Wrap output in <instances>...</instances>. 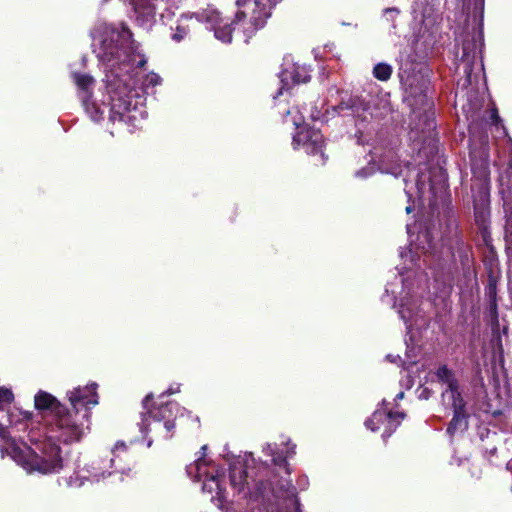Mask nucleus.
<instances>
[{
    "instance_id": "obj_1",
    "label": "nucleus",
    "mask_w": 512,
    "mask_h": 512,
    "mask_svg": "<svg viewBox=\"0 0 512 512\" xmlns=\"http://www.w3.org/2000/svg\"><path fill=\"white\" fill-rule=\"evenodd\" d=\"M93 51L109 71L106 74L110 93V120L134 122L146 117L143 97L128 84L130 72L142 67L146 58L138 51L130 29L120 26L102 25L93 33Z\"/></svg>"
},
{
    "instance_id": "obj_2",
    "label": "nucleus",
    "mask_w": 512,
    "mask_h": 512,
    "mask_svg": "<svg viewBox=\"0 0 512 512\" xmlns=\"http://www.w3.org/2000/svg\"><path fill=\"white\" fill-rule=\"evenodd\" d=\"M97 384L77 387L67 393L71 409L60 410L45 425V433L50 440L65 444L81 441L90 431L91 407L98 404Z\"/></svg>"
},
{
    "instance_id": "obj_3",
    "label": "nucleus",
    "mask_w": 512,
    "mask_h": 512,
    "mask_svg": "<svg viewBox=\"0 0 512 512\" xmlns=\"http://www.w3.org/2000/svg\"><path fill=\"white\" fill-rule=\"evenodd\" d=\"M9 434L7 428L0 424V440L7 443L8 455L27 472L48 474L57 473L62 469L61 448L55 443L56 440H50L46 433L43 439L30 436L33 447L15 441L9 442Z\"/></svg>"
},
{
    "instance_id": "obj_4",
    "label": "nucleus",
    "mask_w": 512,
    "mask_h": 512,
    "mask_svg": "<svg viewBox=\"0 0 512 512\" xmlns=\"http://www.w3.org/2000/svg\"><path fill=\"white\" fill-rule=\"evenodd\" d=\"M207 446L201 447L202 455L187 466V474L195 481H202V491L211 495V501L220 507L226 496L223 486V473L218 466L205 458Z\"/></svg>"
},
{
    "instance_id": "obj_5",
    "label": "nucleus",
    "mask_w": 512,
    "mask_h": 512,
    "mask_svg": "<svg viewBox=\"0 0 512 512\" xmlns=\"http://www.w3.org/2000/svg\"><path fill=\"white\" fill-rule=\"evenodd\" d=\"M280 0H237L238 11L234 23L242 29L247 42L270 17L271 8Z\"/></svg>"
},
{
    "instance_id": "obj_6",
    "label": "nucleus",
    "mask_w": 512,
    "mask_h": 512,
    "mask_svg": "<svg viewBox=\"0 0 512 512\" xmlns=\"http://www.w3.org/2000/svg\"><path fill=\"white\" fill-rule=\"evenodd\" d=\"M436 376L439 381L447 385V388L442 392L443 403L451 406L454 411V416L449 423L447 432L450 435H454L457 432L465 431L468 427L465 402L459 392L458 382L454 373L444 365L437 370Z\"/></svg>"
},
{
    "instance_id": "obj_7",
    "label": "nucleus",
    "mask_w": 512,
    "mask_h": 512,
    "mask_svg": "<svg viewBox=\"0 0 512 512\" xmlns=\"http://www.w3.org/2000/svg\"><path fill=\"white\" fill-rule=\"evenodd\" d=\"M471 169L475 177L478 178L477 193H473L474 213L476 222L484 225L488 216L489 191L487 187L488 179V155L484 151L480 160H476L475 152L471 151ZM474 192V186H472Z\"/></svg>"
},
{
    "instance_id": "obj_8",
    "label": "nucleus",
    "mask_w": 512,
    "mask_h": 512,
    "mask_svg": "<svg viewBox=\"0 0 512 512\" xmlns=\"http://www.w3.org/2000/svg\"><path fill=\"white\" fill-rule=\"evenodd\" d=\"M290 115L292 116V124L298 129L297 133L293 136L294 148L302 146L308 154L316 155L317 153H320V162L321 164H324L325 157L324 153L322 152L324 141L321 132L316 129H310L306 126H302L304 117L298 108H293L292 110L286 111L284 116L285 122L289 121L288 117Z\"/></svg>"
},
{
    "instance_id": "obj_9",
    "label": "nucleus",
    "mask_w": 512,
    "mask_h": 512,
    "mask_svg": "<svg viewBox=\"0 0 512 512\" xmlns=\"http://www.w3.org/2000/svg\"><path fill=\"white\" fill-rule=\"evenodd\" d=\"M152 398V394H149L143 400V408L146 410L141 413V422L139 423L140 431L146 435L149 431L148 427L151 425V420L157 423L160 427V422L164 421L163 428L166 430L165 437H170L169 432L175 427L173 419L178 413L181 416L186 413L184 408H180L177 403L168 402L165 405L159 407L149 408L148 403Z\"/></svg>"
},
{
    "instance_id": "obj_10",
    "label": "nucleus",
    "mask_w": 512,
    "mask_h": 512,
    "mask_svg": "<svg viewBox=\"0 0 512 512\" xmlns=\"http://www.w3.org/2000/svg\"><path fill=\"white\" fill-rule=\"evenodd\" d=\"M402 292L397 304V311L401 319L406 324V328H420L426 324L422 309L419 305V299L413 290V284H410L409 277L402 279Z\"/></svg>"
},
{
    "instance_id": "obj_11",
    "label": "nucleus",
    "mask_w": 512,
    "mask_h": 512,
    "mask_svg": "<svg viewBox=\"0 0 512 512\" xmlns=\"http://www.w3.org/2000/svg\"><path fill=\"white\" fill-rule=\"evenodd\" d=\"M131 9L129 17L134 24L146 31L157 21L160 5L166 0H129Z\"/></svg>"
},
{
    "instance_id": "obj_12",
    "label": "nucleus",
    "mask_w": 512,
    "mask_h": 512,
    "mask_svg": "<svg viewBox=\"0 0 512 512\" xmlns=\"http://www.w3.org/2000/svg\"><path fill=\"white\" fill-rule=\"evenodd\" d=\"M230 482L233 489L238 493L255 497L265 495L266 488L263 486V483H258L252 479V476L243 468L241 462L230 467Z\"/></svg>"
},
{
    "instance_id": "obj_13",
    "label": "nucleus",
    "mask_w": 512,
    "mask_h": 512,
    "mask_svg": "<svg viewBox=\"0 0 512 512\" xmlns=\"http://www.w3.org/2000/svg\"><path fill=\"white\" fill-rule=\"evenodd\" d=\"M74 81L81 92V99L86 113L94 121L98 122L103 119L105 104H98L89 99L88 93L94 84V79L87 74H73Z\"/></svg>"
},
{
    "instance_id": "obj_14",
    "label": "nucleus",
    "mask_w": 512,
    "mask_h": 512,
    "mask_svg": "<svg viewBox=\"0 0 512 512\" xmlns=\"http://www.w3.org/2000/svg\"><path fill=\"white\" fill-rule=\"evenodd\" d=\"M404 414L400 412L387 411L386 409L378 408L365 422V426L371 431H377L381 426L384 427L382 434L383 439L391 436V434L399 426Z\"/></svg>"
},
{
    "instance_id": "obj_15",
    "label": "nucleus",
    "mask_w": 512,
    "mask_h": 512,
    "mask_svg": "<svg viewBox=\"0 0 512 512\" xmlns=\"http://www.w3.org/2000/svg\"><path fill=\"white\" fill-rule=\"evenodd\" d=\"M199 22H205L210 26L211 29L214 30L215 37L224 42L230 43L232 40V29L230 24L225 23L222 24L223 19L220 16V13L208 6L206 9L193 14Z\"/></svg>"
},
{
    "instance_id": "obj_16",
    "label": "nucleus",
    "mask_w": 512,
    "mask_h": 512,
    "mask_svg": "<svg viewBox=\"0 0 512 512\" xmlns=\"http://www.w3.org/2000/svg\"><path fill=\"white\" fill-rule=\"evenodd\" d=\"M281 87L277 96L281 95L284 90H287L293 84L305 83L310 80L309 70L306 66H301L293 63L288 58H285L283 69L280 73Z\"/></svg>"
},
{
    "instance_id": "obj_17",
    "label": "nucleus",
    "mask_w": 512,
    "mask_h": 512,
    "mask_svg": "<svg viewBox=\"0 0 512 512\" xmlns=\"http://www.w3.org/2000/svg\"><path fill=\"white\" fill-rule=\"evenodd\" d=\"M483 46V35L479 31L474 33L470 39L463 41V55L461 61L464 63V73L466 74L467 81L471 82L473 65L480 59Z\"/></svg>"
},
{
    "instance_id": "obj_18",
    "label": "nucleus",
    "mask_w": 512,
    "mask_h": 512,
    "mask_svg": "<svg viewBox=\"0 0 512 512\" xmlns=\"http://www.w3.org/2000/svg\"><path fill=\"white\" fill-rule=\"evenodd\" d=\"M417 239L420 241L419 244H410V248L408 251H401L400 257L406 262L409 258L410 263L412 264L411 267H403L402 269H412V267H419L420 264L418 263L419 259L415 258V253L418 250H421L425 257L428 256L429 253H433L435 250V246L432 243V240L430 238V234L428 231H424L419 233Z\"/></svg>"
},
{
    "instance_id": "obj_19",
    "label": "nucleus",
    "mask_w": 512,
    "mask_h": 512,
    "mask_svg": "<svg viewBox=\"0 0 512 512\" xmlns=\"http://www.w3.org/2000/svg\"><path fill=\"white\" fill-rule=\"evenodd\" d=\"M34 403L35 408L40 412L45 425H47V422L54 417L57 411L60 410L59 408L65 407L53 395L45 391H39L35 395Z\"/></svg>"
},
{
    "instance_id": "obj_20",
    "label": "nucleus",
    "mask_w": 512,
    "mask_h": 512,
    "mask_svg": "<svg viewBox=\"0 0 512 512\" xmlns=\"http://www.w3.org/2000/svg\"><path fill=\"white\" fill-rule=\"evenodd\" d=\"M103 478H105V471H103L99 463L93 462L90 466V469L82 471L81 473H77L75 476L66 478L65 482L68 487L77 488L81 487L84 484V480L86 479L91 482H98Z\"/></svg>"
},
{
    "instance_id": "obj_21",
    "label": "nucleus",
    "mask_w": 512,
    "mask_h": 512,
    "mask_svg": "<svg viewBox=\"0 0 512 512\" xmlns=\"http://www.w3.org/2000/svg\"><path fill=\"white\" fill-rule=\"evenodd\" d=\"M269 485L271 486L273 495L276 497H282L285 501H289V503L296 509V511H298L299 502L296 497L295 488L290 481H281L276 485L273 482H270Z\"/></svg>"
},
{
    "instance_id": "obj_22",
    "label": "nucleus",
    "mask_w": 512,
    "mask_h": 512,
    "mask_svg": "<svg viewBox=\"0 0 512 512\" xmlns=\"http://www.w3.org/2000/svg\"><path fill=\"white\" fill-rule=\"evenodd\" d=\"M423 175L417 180L415 187H409L408 184H406L405 192L408 197V201L412 202L413 204L416 201L422 200L427 192H431L433 187L430 183L426 184L425 181L422 179Z\"/></svg>"
},
{
    "instance_id": "obj_23",
    "label": "nucleus",
    "mask_w": 512,
    "mask_h": 512,
    "mask_svg": "<svg viewBox=\"0 0 512 512\" xmlns=\"http://www.w3.org/2000/svg\"><path fill=\"white\" fill-rule=\"evenodd\" d=\"M32 413L15 409L9 413V422L12 429L26 431L31 421Z\"/></svg>"
},
{
    "instance_id": "obj_24",
    "label": "nucleus",
    "mask_w": 512,
    "mask_h": 512,
    "mask_svg": "<svg viewBox=\"0 0 512 512\" xmlns=\"http://www.w3.org/2000/svg\"><path fill=\"white\" fill-rule=\"evenodd\" d=\"M403 84L406 87L407 100L411 106L417 104H425L428 105L427 96L424 93V82L421 84L419 93L413 88V81L404 80L403 76H401Z\"/></svg>"
},
{
    "instance_id": "obj_25",
    "label": "nucleus",
    "mask_w": 512,
    "mask_h": 512,
    "mask_svg": "<svg viewBox=\"0 0 512 512\" xmlns=\"http://www.w3.org/2000/svg\"><path fill=\"white\" fill-rule=\"evenodd\" d=\"M295 445H291L286 451V454L283 455V451H279L276 445H272L270 443L266 444L263 447V452L272 457V461L277 466L285 465V460L287 457L293 456L295 454Z\"/></svg>"
},
{
    "instance_id": "obj_26",
    "label": "nucleus",
    "mask_w": 512,
    "mask_h": 512,
    "mask_svg": "<svg viewBox=\"0 0 512 512\" xmlns=\"http://www.w3.org/2000/svg\"><path fill=\"white\" fill-rule=\"evenodd\" d=\"M380 170L394 176H399L403 172L401 164L398 163L397 157L391 151L382 157Z\"/></svg>"
},
{
    "instance_id": "obj_27",
    "label": "nucleus",
    "mask_w": 512,
    "mask_h": 512,
    "mask_svg": "<svg viewBox=\"0 0 512 512\" xmlns=\"http://www.w3.org/2000/svg\"><path fill=\"white\" fill-rule=\"evenodd\" d=\"M434 130V121L429 118L427 114H425V127L421 131L422 135H419V131L417 128H413L410 131V139L414 142L421 141L422 139H426L431 136L432 132Z\"/></svg>"
},
{
    "instance_id": "obj_28",
    "label": "nucleus",
    "mask_w": 512,
    "mask_h": 512,
    "mask_svg": "<svg viewBox=\"0 0 512 512\" xmlns=\"http://www.w3.org/2000/svg\"><path fill=\"white\" fill-rule=\"evenodd\" d=\"M455 245L459 251H462L463 248V242H461L457 237L451 240V244L449 246L447 244H442V249L440 251L441 257L445 261H451L453 262L455 260V254L452 251V245Z\"/></svg>"
},
{
    "instance_id": "obj_29",
    "label": "nucleus",
    "mask_w": 512,
    "mask_h": 512,
    "mask_svg": "<svg viewBox=\"0 0 512 512\" xmlns=\"http://www.w3.org/2000/svg\"><path fill=\"white\" fill-rule=\"evenodd\" d=\"M373 75L380 81H387L392 75V67L387 63H378L373 68Z\"/></svg>"
},
{
    "instance_id": "obj_30",
    "label": "nucleus",
    "mask_w": 512,
    "mask_h": 512,
    "mask_svg": "<svg viewBox=\"0 0 512 512\" xmlns=\"http://www.w3.org/2000/svg\"><path fill=\"white\" fill-rule=\"evenodd\" d=\"M161 83L162 78L158 74L150 72L144 77L142 87L144 90L153 89Z\"/></svg>"
},
{
    "instance_id": "obj_31",
    "label": "nucleus",
    "mask_w": 512,
    "mask_h": 512,
    "mask_svg": "<svg viewBox=\"0 0 512 512\" xmlns=\"http://www.w3.org/2000/svg\"><path fill=\"white\" fill-rule=\"evenodd\" d=\"M14 395L12 391L6 387H0V410L3 409L5 404H10L13 401Z\"/></svg>"
},
{
    "instance_id": "obj_32",
    "label": "nucleus",
    "mask_w": 512,
    "mask_h": 512,
    "mask_svg": "<svg viewBox=\"0 0 512 512\" xmlns=\"http://www.w3.org/2000/svg\"><path fill=\"white\" fill-rule=\"evenodd\" d=\"M188 29L184 24H180L176 28V32L172 35L173 40L179 42L181 41L187 34Z\"/></svg>"
},
{
    "instance_id": "obj_33",
    "label": "nucleus",
    "mask_w": 512,
    "mask_h": 512,
    "mask_svg": "<svg viewBox=\"0 0 512 512\" xmlns=\"http://www.w3.org/2000/svg\"><path fill=\"white\" fill-rule=\"evenodd\" d=\"M125 449H126V447H125L124 443H117L115 445L114 449L112 450L113 458H111L110 461H109L111 466L115 463L116 458L119 456V455L116 454V452L120 451V450L122 452H125Z\"/></svg>"
},
{
    "instance_id": "obj_34",
    "label": "nucleus",
    "mask_w": 512,
    "mask_h": 512,
    "mask_svg": "<svg viewBox=\"0 0 512 512\" xmlns=\"http://www.w3.org/2000/svg\"><path fill=\"white\" fill-rule=\"evenodd\" d=\"M487 293H488L489 297L491 298V309L495 312L496 311V303H495V299H494L495 294H496L495 286L490 284L488 287Z\"/></svg>"
},
{
    "instance_id": "obj_35",
    "label": "nucleus",
    "mask_w": 512,
    "mask_h": 512,
    "mask_svg": "<svg viewBox=\"0 0 512 512\" xmlns=\"http://www.w3.org/2000/svg\"><path fill=\"white\" fill-rule=\"evenodd\" d=\"M372 173H373L372 168H363L356 172V176L357 177H367V176L371 175Z\"/></svg>"
},
{
    "instance_id": "obj_36",
    "label": "nucleus",
    "mask_w": 512,
    "mask_h": 512,
    "mask_svg": "<svg viewBox=\"0 0 512 512\" xmlns=\"http://www.w3.org/2000/svg\"><path fill=\"white\" fill-rule=\"evenodd\" d=\"M491 120H492V123L495 124L496 126L498 125V123L500 122V118L498 116V113H497V110L496 109H493L491 111Z\"/></svg>"
},
{
    "instance_id": "obj_37",
    "label": "nucleus",
    "mask_w": 512,
    "mask_h": 512,
    "mask_svg": "<svg viewBox=\"0 0 512 512\" xmlns=\"http://www.w3.org/2000/svg\"><path fill=\"white\" fill-rule=\"evenodd\" d=\"M179 390H180V386H179V385H176L175 387H174V386H171V387H170V388L165 392V394H168V395H170V394H174V393L179 392Z\"/></svg>"
},
{
    "instance_id": "obj_38",
    "label": "nucleus",
    "mask_w": 512,
    "mask_h": 512,
    "mask_svg": "<svg viewBox=\"0 0 512 512\" xmlns=\"http://www.w3.org/2000/svg\"><path fill=\"white\" fill-rule=\"evenodd\" d=\"M398 13H399V10H398V9H396V8H387V9L385 10V14H386V15H391V16H393V15H397Z\"/></svg>"
},
{
    "instance_id": "obj_39",
    "label": "nucleus",
    "mask_w": 512,
    "mask_h": 512,
    "mask_svg": "<svg viewBox=\"0 0 512 512\" xmlns=\"http://www.w3.org/2000/svg\"><path fill=\"white\" fill-rule=\"evenodd\" d=\"M429 395H430V392L428 391V389H426V388H425V389L421 392V394H420V396H419V397H420V398L427 399V398L429 397Z\"/></svg>"
},
{
    "instance_id": "obj_40",
    "label": "nucleus",
    "mask_w": 512,
    "mask_h": 512,
    "mask_svg": "<svg viewBox=\"0 0 512 512\" xmlns=\"http://www.w3.org/2000/svg\"><path fill=\"white\" fill-rule=\"evenodd\" d=\"M403 397H404V392H399V393L396 395L395 400H401V399H403Z\"/></svg>"
},
{
    "instance_id": "obj_41",
    "label": "nucleus",
    "mask_w": 512,
    "mask_h": 512,
    "mask_svg": "<svg viewBox=\"0 0 512 512\" xmlns=\"http://www.w3.org/2000/svg\"><path fill=\"white\" fill-rule=\"evenodd\" d=\"M413 210V206L411 204H409L407 207H406V212L407 213H411Z\"/></svg>"
},
{
    "instance_id": "obj_42",
    "label": "nucleus",
    "mask_w": 512,
    "mask_h": 512,
    "mask_svg": "<svg viewBox=\"0 0 512 512\" xmlns=\"http://www.w3.org/2000/svg\"><path fill=\"white\" fill-rule=\"evenodd\" d=\"M385 292H386L387 294H388V293H391V294H394V293H395V291H394V290H392V289H390V288H389V286H387V287H386Z\"/></svg>"
},
{
    "instance_id": "obj_43",
    "label": "nucleus",
    "mask_w": 512,
    "mask_h": 512,
    "mask_svg": "<svg viewBox=\"0 0 512 512\" xmlns=\"http://www.w3.org/2000/svg\"><path fill=\"white\" fill-rule=\"evenodd\" d=\"M407 233L411 237L412 231H411V226L410 225H407Z\"/></svg>"
},
{
    "instance_id": "obj_44",
    "label": "nucleus",
    "mask_w": 512,
    "mask_h": 512,
    "mask_svg": "<svg viewBox=\"0 0 512 512\" xmlns=\"http://www.w3.org/2000/svg\"><path fill=\"white\" fill-rule=\"evenodd\" d=\"M406 80L413 81V83H414V82L419 83V80H416L415 78H412V79L407 78Z\"/></svg>"
},
{
    "instance_id": "obj_45",
    "label": "nucleus",
    "mask_w": 512,
    "mask_h": 512,
    "mask_svg": "<svg viewBox=\"0 0 512 512\" xmlns=\"http://www.w3.org/2000/svg\"><path fill=\"white\" fill-rule=\"evenodd\" d=\"M387 358H388L390 361H392V362H394V361H395V358H391V355H387Z\"/></svg>"
}]
</instances>
